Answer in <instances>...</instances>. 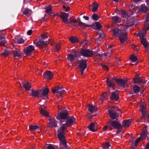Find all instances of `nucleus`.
<instances>
[{
	"label": "nucleus",
	"mask_w": 149,
	"mask_h": 149,
	"mask_svg": "<svg viewBox=\"0 0 149 149\" xmlns=\"http://www.w3.org/2000/svg\"><path fill=\"white\" fill-rule=\"evenodd\" d=\"M42 91L41 90H38L36 91L33 89L31 90V95L33 96H34L36 97H42V95L41 93Z\"/></svg>",
	"instance_id": "nucleus-16"
},
{
	"label": "nucleus",
	"mask_w": 149,
	"mask_h": 149,
	"mask_svg": "<svg viewBox=\"0 0 149 149\" xmlns=\"http://www.w3.org/2000/svg\"><path fill=\"white\" fill-rule=\"evenodd\" d=\"M132 121V119H129L126 121H124L123 123V125L125 127H129Z\"/></svg>",
	"instance_id": "nucleus-29"
},
{
	"label": "nucleus",
	"mask_w": 149,
	"mask_h": 149,
	"mask_svg": "<svg viewBox=\"0 0 149 149\" xmlns=\"http://www.w3.org/2000/svg\"><path fill=\"white\" fill-rule=\"evenodd\" d=\"M146 30L147 29H144L140 31L139 35L140 38L143 37L144 35L146 33Z\"/></svg>",
	"instance_id": "nucleus-37"
},
{
	"label": "nucleus",
	"mask_w": 149,
	"mask_h": 149,
	"mask_svg": "<svg viewBox=\"0 0 149 149\" xmlns=\"http://www.w3.org/2000/svg\"><path fill=\"white\" fill-rule=\"evenodd\" d=\"M1 40V41H0V46H5V44L7 42L6 39Z\"/></svg>",
	"instance_id": "nucleus-42"
},
{
	"label": "nucleus",
	"mask_w": 149,
	"mask_h": 149,
	"mask_svg": "<svg viewBox=\"0 0 149 149\" xmlns=\"http://www.w3.org/2000/svg\"><path fill=\"white\" fill-rule=\"evenodd\" d=\"M69 116L66 112H61L58 115L56 118L59 120L60 123H65L68 118Z\"/></svg>",
	"instance_id": "nucleus-6"
},
{
	"label": "nucleus",
	"mask_w": 149,
	"mask_h": 149,
	"mask_svg": "<svg viewBox=\"0 0 149 149\" xmlns=\"http://www.w3.org/2000/svg\"><path fill=\"white\" fill-rule=\"evenodd\" d=\"M141 139V138L140 137L138 138L136 140L134 145L133 142V141H131L130 142V143H131L130 145L131 146H132V147L133 148H134L135 147H136L137 146V144H138V143H139V142L140 140Z\"/></svg>",
	"instance_id": "nucleus-35"
},
{
	"label": "nucleus",
	"mask_w": 149,
	"mask_h": 149,
	"mask_svg": "<svg viewBox=\"0 0 149 149\" xmlns=\"http://www.w3.org/2000/svg\"><path fill=\"white\" fill-rule=\"evenodd\" d=\"M75 119L73 116L68 117V118L65 123L68 126H71L75 123Z\"/></svg>",
	"instance_id": "nucleus-12"
},
{
	"label": "nucleus",
	"mask_w": 149,
	"mask_h": 149,
	"mask_svg": "<svg viewBox=\"0 0 149 149\" xmlns=\"http://www.w3.org/2000/svg\"><path fill=\"white\" fill-rule=\"evenodd\" d=\"M126 31H123L119 36V39L121 43H124L127 39Z\"/></svg>",
	"instance_id": "nucleus-11"
},
{
	"label": "nucleus",
	"mask_w": 149,
	"mask_h": 149,
	"mask_svg": "<svg viewBox=\"0 0 149 149\" xmlns=\"http://www.w3.org/2000/svg\"><path fill=\"white\" fill-rule=\"evenodd\" d=\"M111 146L109 143L107 142L106 143H103L102 144V147L104 149H108Z\"/></svg>",
	"instance_id": "nucleus-39"
},
{
	"label": "nucleus",
	"mask_w": 149,
	"mask_h": 149,
	"mask_svg": "<svg viewBox=\"0 0 149 149\" xmlns=\"http://www.w3.org/2000/svg\"><path fill=\"white\" fill-rule=\"evenodd\" d=\"M78 54L77 52L75 53L74 54H69L68 55L67 59L70 61H73L75 57H77Z\"/></svg>",
	"instance_id": "nucleus-21"
},
{
	"label": "nucleus",
	"mask_w": 149,
	"mask_h": 149,
	"mask_svg": "<svg viewBox=\"0 0 149 149\" xmlns=\"http://www.w3.org/2000/svg\"><path fill=\"white\" fill-rule=\"evenodd\" d=\"M60 127L58 130V136H64L65 132L67 130V128L68 127L65 123H60Z\"/></svg>",
	"instance_id": "nucleus-3"
},
{
	"label": "nucleus",
	"mask_w": 149,
	"mask_h": 149,
	"mask_svg": "<svg viewBox=\"0 0 149 149\" xmlns=\"http://www.w3.org/2000/svg\"><path fill=\"white\" fill-rule=\"evenodd\" d=\"M60 141V146L62 148L65 149H68V146L66 142V140L65 138V136H58Z\"/></svg>",
	"instance_id": "nucleus-7"
},
{
	"label": "nucleus",
	"mask_w": 149,
	"mask_h": 149,
	"mask_svg": "<svg viewBox=\"0 0 149 149\" xmlns=\"http://www.w3.org/2000/svg\"><path fill=\"white\" fill-rule=\"evenodd\" d=\"M2 33H5V32H2V31L0 32V39H5L4 37L2 36L1 35Z\"/></svg>",
	"instance_id": "nucleus-59"
},
{
	"label": "nucleus",
	"mask_w": 149,
	"mask_h": 149,
	"mask_svg": "<svg viewBox=\"0 0 149 149\" xmlns=\"http://www.w3.org/2000/svg\"><path fill=\"white\" fill-rule=\"evenodd\" d=\"M14 56L16 58L21 57V54L19 49H17L13 51Z\"/></svg>",
	"instance_id": "nucleus-25"
},
{
	"label": "nucleus",
	"mask_w": 149,
	"mask_h": 149,
	"mask_svg": "<svg viewBox=\"0 0 149 149\" xmlns=\"http://www.w3.org/2000/svg\"><path fill=\"white\" fill-rule=\"evenodd\" d=\"M112 19L114 22L117 23L121 21V19L118 17L115 16L112 17Z\"/></svg>",
	"instance_id": "nucleus-38"
},
{
	"label": "nucleus",
	"mask_w": 149,
	"mask_h": 149,
	"mask_svg": "<svg viewBox=\"0 0 149 149\" xmlns=\"http://www.w3.org/2000/svg\"><path fill=\"white\" fill-rule=\"evenodd\" d=\"M111 118L114 119H116L118 116V114L112 110H110L109 111Z\"/></svg>",
	"instance_id": "nucleus-19"
},
{
	"label": "nucleus",
	"mask_w": 149,
	"mask_h": 149,
	"mask_svg": "<svg viewBox=\"0 0 149 149\" xmlns=\"http://www.w3.org/2000/svg\"><path fill=\"white\" fill-rule=\"evenodd\" d=\"M120 13L122 17L125 18H127L128 16H129L133 14L132 11H130L128 13H127L124 10H121Z\"/></svg>",
	"instance_id": "nucleus-24"
},
{
	"label": "nucleus",
	"mask_w": 149,
	"mask_h": 149,
	"mask_svg": "<svg viewBox=\"0 0 149 149\" xmlns=\"http://www.w3.org/2000/svg\"><path fill=\"white\" fill-rule=\"evenodd\" d=\"M43 75L44 78L47 79H49L52 78L53 76V75L51 72L49 70L45 72L44 73Z\"/></svg>",
	"instance_id": "nucleus-20"
},
{
	"label": "nucleus",
	"mask_w": 149,
	"mask_h": 149,
	"mask_svg": "<svg viewBox=\"0 0 149 149\" xmlns=\"http://www.w3.org/2000/svg\"><path fill=\"white\" fill-rule=\"evenodd\" d=\"M146 132L147 131L146 130H144L142 133L141 138L143 139H145L146 136Z\"/></svg>",
	"instance_id": "nucleus-45"
},
{
	"label": "nucleus",
	"mask_w": 149,
	"mask_h": 149,
	"mask_svg": "<svg viewBox=\"0 0 149 149\" xmlns=\"http://www.w3.org/2000/svg\"><path fill=\"white\" fill-rule=\"evenodd\" d=\"M119 98V95L117 92L114 91L111 93L110 97L111 99L113 101L117 100Z\"/></svg>",
	"instance_id": "nucleus-17"
},
{
	"label": "nucleus",
	"mask_w": 149,
	"mask_h": 149,
	"mask_svg": "<svg viewBox=\"0 0 149 149\" xmlns=\"http://www.w3.org/2000/svg\"><path fill=\"white\" fill-rule=\"evenodd\" d=\"M24 42V40L22 38L19 39L17 40V42L19 44L23 43Z\"/></svg>",
	"instance_id": "nucleus-52"
},
{
	"label": "nucleus",
	"mask_w": 149,
	"mask_h": 149,
	"mask_svg": "<svg viewBox=\"0 0 149 149\" xmlns=\"http://www.w3.org/2000/svg\"><path fill=\"white\" fill-rule=\"evenodd\" d=\"M133 88L135 93H138L139 91V87L136 85L134 86Z\"/></svg>",
	"instance_id": "nucleus-46"
},
{
	"label": "nucleus",
	"mask_w": 149,
	"mask_h": 149,
	"mask_svg": "<svg viewBox=\"0 0 149 149\" xmlns=\"http://www.w3.org/2000/svg\"><path fill=\"white\" fill-rule=\"evenodd\" d=\"M41 108H43V110H45L46 109V107L44 106V105H42L40 108V110H41Z\"/></svg>",
	"instance_id": "nucleus-61"
},
{
	"label": "nucleus",
	"mask_w": 149,
	"mask_h": 149,
	"mask_svg": "<svg viewBox=\"0 0 149 149\" xmlns=\"http://www.w3.org/2000/svg\"><path fill=\"white\" fill-rule=\"evenodd\" d=\"M100 16L95 13L93 14L92 16V18L95 20H97L100 17Z\"/></svg>",
	"instance_id": "nucleus-44"
},
{
	"label": "nucleus",
	"mask_w": 149,
	"mask_h": 149,
	"mask_svg": "<svg viewBox=\"0 0 149 149\" xmlns=\"http://www.w3.org/2000/svg\"><path fill=\"white\" fill-rule=\"evenodd\" d=\"M46 13H50L51 11V7L50 6H49L46 8Z\"/></svg>",
	"instance_id": "nucleus-53"
},
{
	"label": "nucleus",
	"mask_w": 149,
	"mask_h": 149,
	"mask_svg": "<svg viewBox=\"0 0 149 149\" xmlns=\"http://www.w3.org/2000/svg\"><path fill=\"white\" fill-rule=\"evenodd\" d=\"M29 129L31 131H34L36 130H38V132H40L41 131V129L40 127L36 125H31L29 126Z\"/></svg>",
	"instance_id": "nucleus-22"
},
{
	"label": "nucleus",
	"mask_w": 149,
	"mask_h": 149,
	"mask_svg": "<svg viewBox=\"0 0 149 149\" xmlns=\"http://www.w3.org/2000/svg\"><path fill=\"white\" fill-rule=\"evenodd\" d=\"M106 82H107V84L108 86L109 87H113L114 85V84L113 82H111L109 80V78H107V80H106Z\"/></svg>",
	"instance_id": "nucleus-40"
},
{
	"label": "nucleus",
	"mask_w": 149,
	"mask_h": 149,
	"mask_svg": "<svg viewBox=\"0 0 149 149\" xmlns=\"http://www.w3.org/2000/svg\"><path fill=\"white\" fill-rule=\"evenodd\" d=\"M113 79L118 85L124 87L126 84H128V82L127 80H123L122 79H119L116 78H113Z\"/></svg>",
	"instance_id": "nucleus-13"
},
{
	"label": "nucleus",
	"mask_w": 149,
	"mask_h": 149,
	"mask_svg": "<svg viewBox=\"0 0 149 149\" xmlns=\"http://www.w3.org/2000/svg\"><path fill=\"white\" fill-rule=\"evenodd\" d=\"M109 125V130L113 129H119L122 127L121 124L120 123L118 119L110 122Z\"/></svg>",
	"instance_id": "nucleus-4"
},
{
	"label": "nucleus",
	"mask_w": 149,
	"mask_h": 149,
	"mask_svg": "<svg viewBox=\"0 0 149 149\" xmlns=\"http://www.w3.org/2000/svg\"><path fill=\"white\" fill-rule=\"evenodd\" d=\"M99 38H103L104 37L105 34L102 31H101L98 33Z\"/></svg>",
	"instance_id": "nucleus-50"
},
{
	"label": "nucleus",
	"mask_w": 149,
	"mask_h": 149,
	"mask_svg": "<svg viewBox=\"0 0 149 149\" xmlns=\"http://www.w3.org/2000/svg\"><path fill=\"white\" fill-rule=\"evenodd\" d=\"M61 45L60 44H57L55 46V51H59Z\"/></svg>",
	"instance_id": "nucleus-51"
},
{
	"label": "nucleus",
	"mask_w": 149,
	"mask_h": 149,
	"mask_svg": "<svg viewBox=\"0 0 149 149\" xmlns=\"http://www.w3.org/2000/svg\"><path fill=\"white\" fill-rule=\"evenodd\" d=\"M139 11L141 12L146 13L147 12L148 10V8L145 6L144 5L141 6L140 7L139 9Z\"/></svg>",
	"instance_id": "nucleus-33"
},
{
	"label": "nucleus",
	"mask_w": 149,
	"mask_h": 149,
	"mask_svg": "<svg viewBox=\"0 0 149 149\" xmlns=\"http://www.w3.org/2000/svg\"><path fill=\"white\" fill-rule=\"evenodd\" d=\"M108 127H109V123L107 125H105L103 127V131H106Z\"/></svg>",
	"instance_id": "nucleus-55"
},
{
	"label": "nucleus",
	"mask_w": 149,
	"mask_h": 149,
	"mask_svg": "<svg viewBox=\"0 0 149 149\" xmlns=\"http://www.w3.org/2000/svg\"><path fill=\"white\" fill-rule=\"evenodd\" d=\"M132 48L134 50H137L138 49L137 47L135 45H133Z\"/></svg>",
	"instance_id": "nucleus-62"
},
{
	"label": "nucleus",
	"mask_w": 149,
	"mask_h": 149,
	"mask_svg": "<svg viewBox=\"0 0 149 149\" xmlns=\"http://www.w3.org/2000/svg\"><path fill=\"white\" fill-rule=\"evenodd\" d=\"M70 41L72 43H75L78 42L77 38L75 37H70L69 39Z\"/></svg>",
	"instance_id": "nucleus-41"
},
{
	"label": "nucleus",
	"mask_w": 149,
	"mask_h": 149,
	"mask_svg": "<svg viewBox=\"0 0 149 149\" xmlns=\"http://www.w3.org/2000/svg\"><path fill=\"white\" fill-rule=\"evenodd\" d=\"M101 66L102 68L105 70H109V68L106 65H102Z\"/></svg>",
	"instance_id": "nucleus-57"
},
{
	"label": "nucleus",
	"mask_w": 149,
	"mask_h": 149,
	"mask_svg": "<svg viewBox=\"0 0 149 149\" xmlns=\"http://www.w3.org/2000/svg\"><path fill=\"white\" fill-rule=\"evenodd\" d=\"M57 122L54 118H51L48 123V127L50 128L56 127L57 126Z\"/></svg>",
	"instance_id": "nucleus-14"
},
{
	"label": "nucleus",
	"mask_w": 149,
	"mask_h": 149,
	"mask_svg": "<svg viewBox=\"0 0 149 149\" xmlns=\"http://www.w3.org/2000/svg\"><path fill=\"white\" fill-rule=\"evenodd\" d=\"M96 27L98 29H100L102 27V26L98 22L95 23Z\"/></svg>",
	"instance_id": "nucleus-49"
},
{
	"label": "nucleus",
	"mask_w": 149,
	"mask_h": 149,
	"mask_svg": "<svg viewBox=\"0 0 149 149\" xmlns=\"http://www.w3.org/2000/svg\"><path fill=\"white\" fill-rule=\"evenodd\" d=\"M144 149H149V142L147 144L146 148Z\"/></svg>",
	"instance_id": "nucleus-64"
},
{
	"label": "nucleus",
	"mask_w": 149,
	"mask_h": 149,
	"mask_svg": "<svg viewBox=\"0 0 149 149\" xmlns=\"http://www.w3.org/2000/svg\"><path fill=\"white\" fill-rule=\"evenodd\" d=\"M130 59L133 62H135L137 60L136 57L133 54L131 55L130 56Z\"/></svg>",
	"instance_id": "nucleus-43"
},
{
	"label": "nucleus",
	"mask_w": 149,
	"mask_h": 149,
	"mask_svg": "<svg viewBox=\"0 0 149 149\" xmlns=\"http://www.w3.org/2000/svg\"><path fill=\"white\" fill-rule=\"evenodd\" d=\"M49 89L47 88H44L43 90V91H42V92L41 93V95H42V97H43V96H45V98H43L44 99H48V97L47 96V94L49 92Z\"/></svg>",
	"instance_id": "nucleus-26"
},
{
	"label": "nucleus",
	"mask_w": 149,
	"mask_h": 149,
	"mask_svg": "<svg viewBox=\"0 0 149 149\" xmlns=\"http://www.w3.org/2000/svg\"><path fill=\"white\" fill-rule=\"evenodd\" d=\"M140 38L141 43L145 47L149 46V43L146 40V38L144 37L141 38Z\"/></svg>",
	"instance_id": "nucleus-27"
},
{
	"label": "nucleus",
	"mask_w": 149,
	"mask_h": 149,
	"mask_svg": "<svg viewBox=\"0 0 149 149\" xmlns=\"http://www.w3.org/2000/svg\"><path fill=\"white\" fill-rule=\"evenodd\" d=\"M133 22L132 21L130 22H127L126 23V25H124L123 28H121L120 29H113V34L114 35L120 34V33L123 31H126V29L127 28V27L133 25Z\"/></svg>",
	"instance_id": "nucleus-1"
},
{
	"label": "nucleus",
	"mask_w": 149,
	"mask_h": 149,
	"mask_svg": "<svg viewBox=\"0 0 149 149\" xmlns=\"http://www.w3.org/2000/svg\"><path fill=\"white\" fill-rule=\"evenodd\" d=\"M23 13L27 16L29 17L31 14L32 12L31 10H29L28 9H26L23 11Z\"/></svg>",
	"instance_id": "nucleus-36"
},
{
	"label": "nucleus",
	"mask_w": 149,
	"mask_h": 149,
	"mask_svg": "<svg viewBox=\"0 0 149 149\" xmlns=\"http://www.w3.org/2000/svg\"><path fill=\"white\" fill-rule=\"evenodd\" d=\"M81 55L86 57L92 56L94 54L92 52L88 49H82L80 52Z\"/></svg>",
	"instance_id": "nucleus-10"
},
{
	"label": "nucleus",
	"mask_w": 149,
	"mask_h": 149,
	"mask_svg": "<svg viewBox=\"0 0 149 149\" xmlns=\"http://www.w3.org/2000/svg\"><path fill=\"white\" fill-rule=\"evenodd\" d=\"M78 63L79 64V66L81 69L80 71L82 74L87 66L86 61L81 59L78 61Z\"/></svg>",
	"instance_id": "nucleus-9"
},
{
	"label": "nucleus",
	"mask_w": 149,
	"mask_h": 149,
	"mask_svg": "<svg viewBox=\"0 0 149 149\" xmlns=\"http://www.w3.org/2000/svg\"><path fill=\"white\" fill-rule=\"evenodd\" d=\"M46 42H45L41 40H40L37 43L36 45L39 48H41L47 44Z\"/></svg>",
	"instance_id": "nucleus-30"
},
{
	"label": "nucleus",
	"mask_w": 149,
	"mask_h": 149,
	"mask_svg": "<svg viewBox=\"0 0 149 149\" xmlns=\"http://www.w3.org/2000/svg\"><path fill=\"white\" fill-rule=\"evenodd\" d=\"M47 149H56L52 145L49 144L47 146Z\"/></svg>",
	"instance_id": "nucleus-56"
},
{
	"label": "nucleus",
	"mask_w": 149,
	"mask_h": 149,
	"mask_svg": "<svg viewBox=\"0 0 149 149\" xmlns=\"http://www.w3.org/2000/svg\"><path fill=\"white\" fill-rule=\"evenodd\" d=\"M69 20L70 23H72L79 26H84L85 27H91L93 28V25H90L86 24L85 23H83L80 21H79L74 18V16H72L70 18Z\"/></svg>",
	"instance_id": "nucleus-2"
},
{
	"label": "nucleus",
	"mask_w": 149,
	"mask_h": 149,
	"mask_svg": "<svg viewBox=\"0 0 149 149\" xmlns=\"http://www.w3.org/2000/svg\"><path fill=\"white\" fill-rule=\"evenodd\" d=\"M63 8L64 9H65L66 11H67L70 9V8L69 7H66L65 6H63Z\"/></svg>",
	"instance_id": "nucleus-58"
},
{
	"label": "nucleus",
	"mask_w": 149,
	"mask_h": 149,
	"mask_svg": "<svg viewBox=\"0 0 149 149\" xmlns=\"http://www.w3.org/2000/svg\"><path fill=\"white\" fill-rule=\"evenodd\" d=\"M96 56L97 58H99L102 56V55L99 54H97L96 55Z\"/></svg>",
	"instance_id": "nucleus-63"
},
{
	"label": "nucleus",
	"mask_w": 149,
	"mask_h": 149,
	"mask_svg": "<svg viewBox=\"0 0 149 149\" xmlns=\"http://www.w3.org/2000/svg\"><path fill=\"white\" fill-rule=\"evenodd\" d=\"M102 97L104 100H107L108 99V96L107 95V93L106 92L104 93L102 95Z\"/></svg>",
	"instance_id": "nucleus-48"
},
{
	"label": "nucleus",
	"mask_w": 149,
	"mask_h": 149,
	"mask_svg": "<svg viewBox=\"0 0 149 149\" xmlns=\"http://www.w3.org/2000/svg\"><path fill=\"white\" fill-rule=\"evenodd\" d=\"M10 53V52L8 50H6L3 52V54L6 56H8Z\"/></svg>",
	"instance_id": "nucleus-54"
},
{
	"label": "nucleus",
	"mask_w": 149,
	"mask_h": 149,
	"mask_svg": "<svg viewBox=\"0 0 149 149\" xmlns=\"http://www.w3.org/2000/svg\"><path fill=\"white\" fill-rule=\"evenodd\" d=\"M97 109V107L96 106L92 104L88 105V110L91 112L96 111Z\"/></svg>",
	"instance_id": "nucleus-23"
},
{
	"label": "nucleus",
	"mask_w": 149,
	"mask_h": 149,
	"mask_svg": "<svg viewBox=\"0 0 149 149\" xmlns=\"http://www.w3.org/2000/svg\"><path fill=\"white\" fill-rule=\"evenodd\" d=\"M63 87L61 86L57 87L55 88V89H52V92L55 94H56V96L58 98H60L62 97V94L64 93L65 90L62 89Z\"/></svg>",
	"instance_id": "nucleus-5"
},
{
	"label": "nucleus",
	"mask_w": 149,
	"mask_h": 149,
	"mask_svg": "<svg viewBox=\"0 0 149 149\" xmlns=\"http://www.w3.org/2000/svg\"><path fill=\"white\" fill-rule=\"evenodd\" d=\"M133 81L134 83H138L140 81V79L137 76L133 79Z\"/></svg>",
	"instance_id": "nucleus-47"
},
{
	"label": "nucleus",
	"mask_w": 149,
	"mask_h": 149,
	"mask_svg": "<svg viewBox=\"0 0 149 149\" xmlns=\"http://www.w3.org/2000/svg\"><path fill=\"white\" fill-rule=\"evenodd\" d=\"M68 13H67L63 12L62 13L61 15V17L63 21L65 23L67 24H68L69 23L68 21Z\"/></svg>",
	"instance_id": "nucleus-15"
},
{
	"label": "nucleus",
	"mask_w": 149,
	"mask_h": 149,
	"mask_svg": "<svg viewBox=\"0 0 149 149\" xmlns=\"http://www.w3.org/2000/svg\"><path fill=\"white\" fill-rule=\"evenodd\" d=\"M141 110L143 116H144L146 113V105L144 104H142L140 105Z\"/></svg>",
	"instance_id": "nucleus-28"
},
{
	"label": "nucleus",
	"mask_w": 149,
	"mask_h": 149,
	"mask_svg": "<svg viewBox=\"0 0 149 149\" xmlns=\"http://www.w3.org/2000/svg\"><path fill=\"white\" fill-rule=\"evenodd\" d=\"M35 49L34 47L31 45H30L26 47L23 51V55L25 56H30L31 55L32 52Z\"/></svg>",
	"instance_id": "nucleus-8"
},
{
	"label": "nucleus",
	"mask_w": 149,
	"mask_h": 149,
	"mask_svg": "<svg viewBox=\"0 0 149 149\" xmlns=\"http://www.w3.org/2000/svg\"><path fill=\"white\" fill-rule=\"evenodd\" d=\"M40 112L41 114L45 116H49V114L48 112L45 110H43V108H41Z\"/></svg>",
	"instance_id": "nucleus-32"
},
{
	"label": "nucleus",
	"mask_w": 149,
	"mask_h": 149,
	"mask_svg": "<svg viewBox=\"0 0 149 149\" xmlns=\"http://www.w3.org/2000/svg\"><path fill=\"white\" fill-rule=\"evenodd\" d=\"M97 125L96 123H92L88 126V128L90 131L93 132H95L97 130Z\"/></svg>",
	"instance_id": "nucleus-18"
},
{
	"label": "nucleus",
	"mask_w": 149,
	"mask_h": 149,
	"mask_svg": "<svg viewBox=\"0 0 149 149\" xmlns=\"http://www.w3.org/2000/svg\"><path fill=\"white\" fill-rule=\"evenodd\" d=\"M23 84V86L24 88L26 90H29L31 87V85L30 83L28 82H26L24 83Z\"/></svg>",
	"instance_id": "nucleus-31"
},
{
	"label": "nucleus",
	"mask_w": 149,
	"mask_h": 149,
	"mask_svg": "<svg viewBox=\"0 0 149 149\" xmlns=\"http://www.w3.org/2000/svg\"><path fill=\"white\" fill-rule=\"evenodd\" d=\"M93 8L92 9V10L93 12H95L97 10L98 6L97 4L95 2H94L92 4Z\"/></svg>",
	"instance_id": "nucleus-34"
},
{
	"label": "nucleus",
	"mask_w": 149,
	"mask_h": 149,
	"mask_svg": "<svg viewBox=\"0 0 149 149\" xmlns=\"http://www.w3.org/2000/svg\"><path fill=\"white\" fill-rule=\"evenodd\" d=\"M106 53L108 54V58H110V56L111 54V51H108Z\"/></svg>",
	"instance_id": "nucleus-60"
}]
</instances>
